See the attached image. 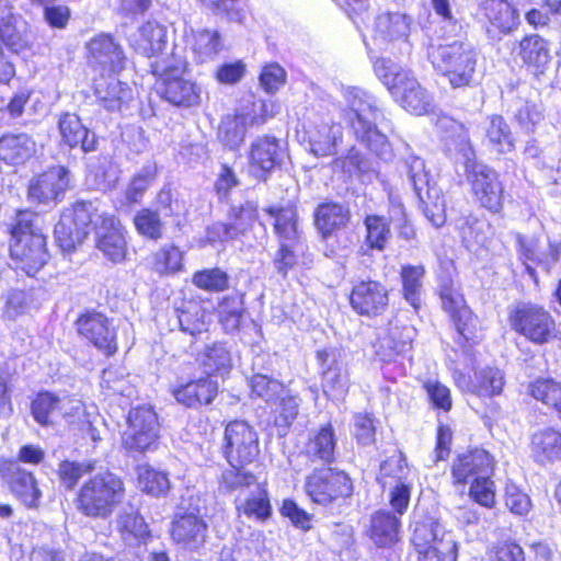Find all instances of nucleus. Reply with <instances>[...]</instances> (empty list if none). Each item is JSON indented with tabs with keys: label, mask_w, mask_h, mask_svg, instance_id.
Masks as SVG:
<instances>
[{
	"label": "nucleus",
	"mask_w": 561,
	"mask_h": 561,
	"mask_svg": "<svg viewBox=\"0 0 561 561\" xmlns=\"http://www.w3.org/2000/svg\"><path fill=\"white\" fill-rule=\"evenodd\" d=\"M424 275L425 270L422 265H405L401 268L403 297L415 310L421 306Z\"/></svg>",
	"instance_id": "obj_45"
},
{
	"label": "nucleus",
	"mask_w": 561,
	"mask_h": 561,
	"mask_svg": "<svg viewBox=\"0 0 561 561\" xmlns=\"http://www.w3.org/2000/svg\"><path fill=\"white\" fill-rule=\"evenodd\" d=\"M413 546L417 561H457L458 548L454 536L433 518L415 523Z\"/></svg>",
	"instance_id": "obj_6"
},
{
	"label": "nucleus",
	"mask_w": 561,
	"mask_h": 561,
	"mask_svg": "<svg viewBox=\"0 0 561 561\" xmlns=\"http://www.w3.org/2000/svg\"><path fill=\"white\" fill-rule=\"evenodd\" d=\"M365 227L369 248L383 250L391 236L388 221L381 216L370 215L365 219Z\"/></svg>",
	"instance_id": "obj_56"
},
{
	"label": "nucleus",
	"mask_w": 561,
	"mask_h": 561,
	"mask_svg": "<svg viewBox=\"0 0 561 561\" xmlns=\"http://www.w3.org/2000/svg\"><path fill=\"white\" fill-rule=\"evenodd\" d=\"M123 434V445L129 451L146 453L157 448L159 438L158 416L151 407L131 409Z\"/></svg>",
	"instance_id": "obj_10"
},
{
	"label": "nucleus",
	"mask_w": 561,
	"mask_h": 561,
	"mask_svg": "<svg viewBox=\"0 0 561 561\" xmlns=\"http://www.w3.org/2000/svg\"><path fill=\"white\" fill-rule=\"evenodd\" d=\"M193 283L204 290L222 291L229 286V276L218 267L206 268L193 275Z\"/></svg>",
	"instance_id": "obj_61"
},
{
	"label": "nucleus",
	"mask_w": 561,
	"mask_h": 561,
	"mask_svg": "<svg viewBox=\"0 0 561 561\" xmlns=\"http://www.w3.org/2000/svg\"><path fill=\"white\" fill-rule=\"evenodd\" d=\"M388 291L376 280H362L353 286L350 302L362 316L375 317L382 313L388 306Z\"/></svg>",
	"instance_id": "obj_19"
},
{
	"label": "nucleus",
	"mask_w": 561,
	"mask_h": 561,
	"mask_svg": "<svg viewBox=\"0 0 561 561\" xmlns=\"http://www.w3.org/2000/svg\"><path fill=\"white\" fill-rule=\"evenodd\" d=\"M87 49L91 62L107 69L113 75L125 68L126 57L124 51L110 35L100 34L93 37L87 44Z\"/></svg>",
	"instance_id": "obj_28"
},
{
	"label": "nucleus",
	"mask_w": 561,
	"mask_h": 561,
	"mask_svg": "<svg viewBox=\"0 0 561 561\" xmlns=\"http://www.w3.org/2000/svg\"><path fill=\"white\" fill-rule=\"evenodd\" d=\"M259 436L244 421L230 422L225 430L224 454L230 466H245L259 456Z\"/></svg>",
	"instance_id": "obj_11"
},
{
	"label": "nucleus",
	"mask_w": 561,
	"mask_h": 561,
	"mask_svg": "<svg viewBox=\"0 0 561 561\" xmlns=\"http://www.w3.org/2000/svg\"><path fill=\"white\" fill-rule=\"evenodd\" d=\"M459 228L462 242L468 249L482 247L486 242L490 225L485 220L468 216L461 219Z\"/></svg>",
	"instance_id": "obj_53"
},
{
	"label": "nucleus",
	"mask_w": 561,
	"mask_h": 561,
	"mask_svg": "<svg viewBox=\"0 0 561 561\" xmlns=\"http://www.w3.org/2000/svg\"><path fill=\"white\" fill-rule=\"evenodd\" d=\"M486 144L492 151L508 153L515 148V141L508 124L502 116L494 115L485 127Z\"/></svg>",
	"instance_id": "obj_42"
},
{
	"label": "nucleus",
	"mask_w": 561,
	"mask_h": 561,
	"mask_svg": "<svg viewBox=\"0 0 561 561\" xmlns=\"http://www.w3.org/2000/svg\"><path fill=\"white\" fill-rule=\"evenodd\" d=\"M58 130L61 145L70 149L80 147L84 152L96 150L98 139L93 131L87 128L75 113H62L58 119Z\"/></svg>",
	"instance_id": "obj_26"
},
{
	"label": "nucleus",
	"mask_w": 561,
	"mask_h": 561,
	"mask_svg": "<svg viewBox=\"0 0 561 561\" xmlns=\"http://www.w3.org/2000/svg\"><path fill=\"white\" fill-rule=\"evenodd\" d=\"M0 39L10 49L18 51L24 47L25 42L15 26V19L12 14V5L5 2L0 9Z\"/></svg>",
	"instance_id": "obj_55"
},
{
	"label": "nucleus",
	"mask_w": 561,
	"mask_h": 561,
	"mask_svg": "<svg viewBox=\"0 0 561 561\" xmlns=\"http://www.w3.org/2000/svg\"><path fill=\"white\" fill-rule=\"evenodd\" d=\"M208 526L197 507L179 506L171 523V538L182 549L196 551L206 542Z\"/></svg>",
	"instance_id": "obj_13"
},
{
	"label": "nucleus",
	"mask_w": 561,
	"mask_h": 561,
	"mask_svg": "<svg viewBox=\"0 0 561 561\" xmlns=\"http://www.w3.org/2000/svg\"><path fill=\"white\" fill-rule=\"evenodd\" d=\"M138 483L144 492L152 496L164 495L170 490L168 474L149 466L138 467Z\"/></svg>",
	"instance_id": "obj_52"
},
{
	"label": "nucleus",
	"mask_w": 561,
	"mask_h": 561,
	"mask_svg": "<svg viewBox=\"0 0 561 561\" xmlns=\"http://www.w3.org/2000/svg\"><path fill=\"white\" fill-rule=\"evenodd\" d=\"M411 20L402 13L381 14L376 20L375 41L381 49L393 55H409L412 45L409 42Z\"/></svg>",
	"instance_id": "obj_14"
},
{
	"label": "nucleus",
	"mask_w": 561,
	"mask_h": 561,
	"mask_svg": "<svg viewBox=\"0 0 561 561\" xmlns=\"http://www.w3.org/2000/svg\"><path fill=\"white\" fill-rule=\"evenodd\" d=\"M374 70L377 77L388 88L390 93H392V90L403 81L401 75L410 73V71L402 69L400 66L387 58H378L374 62Z\"/></svg>",
	"instance_id": "obj_62"
},
{
	"label": "nucleus",
	"mask_w": 561,
	"mask_h": 561,
	"mask_svg": "<svg viewBox=\"0 0 561 561\" xmlns=\"http://www.w3.org/2000/svg\"><path fill=\"white\" fill-rule=\"evenodd\" d=\"M151 72L161 80L162 96L176 106H194L201 101V88L181 77L183 65L180 60L162 58L150 65Z\"/></svg>",
	"instance_id": "obj_8"
},
{
	"label": "nucleus",
	"mask_w": 561,
	"mask_h": 561,
	"mask_svg": "<svg viewBox=\"0 0 561 561\" xmlns=\"http://www.w3.org/2000/svg\"><path fill=\"white\" fill-rule=\"evenodd\" d=\"M324 393L332 400H342L350 388V378L342 353L334 347L317 352Z\"/></svg>",
	"instance_id": "obj_15"
},
{
	"label": "nucleus",
	"mask_w": 561,
	"mask_h": 561,
	"mask_svg": "<svg viewBox=\"0 0 561 561\" xmlns=\"http://www.w3.org/2000/svg\"><path fill=\"white\" fill-rule=\"evenodd\" d=\"M278 110L279 106L271 100H255L250 108H244L239 114L243 121H247L249 127H256L264 124L268 118L274 117Z\"/></svg>",
	"instance_id": "obj_60"
},
{
	"label": "nucleus",
	"mask_w": 561,
	"mask_h": 561,
	"mask_svg": "<svg viewBox=\"0 0 561 561\" xmlns=\"http://www.w3.org/2000/svg\"><path fill=\"white\" fill-rule=\"evenodd\" d=\"M268 214L274 217V230L279 242L295 243L299 238L297 211L293 206L270 208Z\"/></svg>",
	"instance_id": "obj_47"
},
{
	"label": "nucleus",
	"mask_w": 561,
	"mask_h": 561,
	"mask_svg": "<svg viewBox=\"0 0 561 561\" xmlns=\"http://www.w3.org/2000/svg\"><path fill=\"white\" fill-rule=\"evenodd\" d=\"M403 81L392 90V96L408 112L415 115L426 114L432 108V96L411 75H401Z\"/></svg>",
	"instance_id": "obj_30"
},
{
	"label": "nucleus",
	"mask_w": 561,
	"mask_h": 561,
	"mask_svg": "<svg viewBox=\"0 0 561 561\" xmlns=\"http://www.w3.org/2000/svg\"><path fill=\"white\" fill-rule=\"evenodd\" d=\"M131 47L139 54L157 60L168 58L174 60V56L164 54L167 47V30L163 25L154 21L144 23L138 31L130 36Z\"/></svg>",
	"instance_id": "obj_24"
},
{
	"label": "nucleus",
	"mask_w": 561,
	"mask_h": 561,
	"mask_svg": "<svg viewBox=\"0 0 561 561\" xmlns=\"http://www.w3.org/2000/svg\"><path fill=\"white\" fill-rule=\"evenodd\" d=\"M39 217L32 211H19L11 230L10 253L28 275L36 273L47 261L46 238L38 227Z\"/></svg>",
	"instance_id": "obj_4"
},
{
	"label": "nucleus",
	"mask_w": 561,
	"mask_h": 561,
	"mask_svg": "<svg viewBox=\"0 0 561 561\" xmlns=\"http://www.w3.org/2000/svg\"><path fill=\"white\" fill-rule=\"evenodd\" d=\"M125 496L123 480L110 472H102L87 480L75 501L78 512L91 518H107Z\"/></svg>",
	"instance_id": "obj_3"
},
{
	"label": "nucleus",
	"mask_w": 561,
	"mask_h": 561,
	"mask_svg": "<svg viewBox=\"0 0 561 561\" xmlns=\"http://www.w3.org/2000/svg\"><path fill=\"white\" fill-rule=\"evenodd\" d=\"M300 399L296 394L285 389L275 400V408L273 409L274 424L279 430V434H286L288 427L294 423L298 415Z\"/></svg>",
	"instance_id": "obj_48"
},
{
	"label": "nucleus",
	"mask_w": 561,
	"mask_h": 561,
	"mask_svg": "<svg viewBox=\"0 0 561 561\" xmlns=\"http://www.w3.org/2000/svg\"><path fill=\"white\" fill-rule=\"evenodd\" d=\"M69 172L64 167H54L41 174L28 187V197L38 203L58 199L69 185Z\"/></svg>",
	"instance_id": "obj_27"
},
{
	"label": "nucleus",
	"mask_w": 561,
	"mask_h": 561,
	"mask_svg": "<svg viewBox=\"0 0 561 561\" xmlns=\"http://www.w3.org/2000/svg\"><path fill=\"white\" fill-rule=\"evenodd\" d=\"M518 257L526 267L527 273L535 277V268L531 264L542 265L546 271L560 255V245L549 243L548 249L542 248L540 240L535 236L516 234Z\"/></svg>",
	"instance_id": "obj_22"
},
{
	"label": "nucleus",
	"mask_w": 561,
	"mask_h": 561,
	"mask_svg": "<svg viewBox=\"0 0 561 561\" xmlns=\"http://www.w3.org/2000/svg\"><path fill=\"white\" fill-rule=\"evenodd\" d=\"M443 309L449 313L457 333L458 343L474 342L477 335V320L466 305L462 294L451 283L443 284L439 290Z\"/></svg>",
	"instance_id": "obj_16"
},
{
	"label": "nucleus",
	"mask_w": 561,
	"mask_h": 561,
	"mask_svg": "<svg viewBox=\"0 0 561 561\" xmlns=\"http://www.w3.org/2000/svg\"><path fill=\"white\" fill-rule=\"evenodd\" d=\"M94 470V462H75L65 460L59 465L58 474L67 489L72 490L80 478Z\"/></svg>",
	"instance_id": "obj_63"
},
{
	"label": "nucleus",
	"mask_w": 561,
	"mask_h": 561,
	"mask_svg": "<svg viewBox=\"0 0 561 561\" xmlns=\"http://www.w3.org/2000/svg\"><path fill=\"white\" fill-rule=\"evenodd\" d=\"M98 207L93 202H77L71 209L62 213L60 220L55 226V237L59 247L67 252L81 244L90 231V226L101 224Z\"/></svg>",
	"instance_id": "obj_9"
},
{
	"label": "nucleus",
	"mask_w": 561,
	"mask_h": 561,
	"mask_svg": "<svg viewBox=\"0 0 561 561\" xmlns=\"http://www.w3.org/2000/svg\"><path fill=\"white\" fill-rule=\"evenodd\" d=\"M457 386L477 394L480 398L499 396L504 387V374L496 367H484L474 373V379L469 381L461 373L454 375Z\"/></svg>",
	"instance_id": "obj_29"
},
{
	"label": "nucleus",
	"mask_w": 561,
	"mask_h": 561,
	"mask_svg": "<svg viewBox=\"0 0 561 561\" xmlns=\"http://www.w3.org/2000/svg\"><path fill=\"white\" fill-rule=\"evenodd\" d=\"M493 469V457L486 450L476 448L457 457L451 467V476L455 483H472L491 477Z\"/></svg>",
	"instance_id": "obj_18"
},
{
	"label": "nucleus",
	"mask_w": 561,
	"mask_h": 561,
	"mask_svg": "<svg viewBox=\"0 0 561 561\" xmlns=\"http://www.w3.org/2000/svg\"><path fill=\"white\" fill-rule=\"evenodd\" d=\"M404 164L408 178L413 185L415 194H420V192L426 190V187L432 186L423 159L411 154L405 159Z\"/></svg>",
	"instance_id": "obj_64"
},
{
	"label": "nucleus",
	"mask_w": 561,
	"mask_h": 561,
	"mask_svg": "<svg viewBox=\"0 0 561 561\" xmlns=\"http://www.w3.org/2000/svg\"><path fill=\"white\" fill-rule=\"evenodd\" d=\"M480 13L488 22L491 37L508 34L519 24V13L508 0H481Z\"/></svg>",
	"instance_id": "obj_20"
},
{
	"label": "nucleus",
	"mask_w": 561,
	"mask_h": 561,
	"mask_svg": "<svg viewBox=\"0 0 561 561\" xmlns=\"http://www.w3.org/2000/svg\"><path fill=\"white\" fill-rule=\"evenodd\" d=\"M528 391L533 398L557 410L561 404V382L539 378L530 382Z\"/></svg>",
	"instance_id": "obj_54"
},
{
	"label": "nucleus",
	"mask_w": 561,
	"mask_h": 561,
	"mask_svg": "<svg viewBox=\"0 0 561 561\" xmlns=\"http://www.w3.org/2000/svg\"><path fill=\"white\" fill-rule=\"evenodd\" d=\"M197 362L210 378L214 375L227 373L231 367L230 352L222 343L206 345L204 351L198 354Z\"/></svg>",
	"instance_id": "obj_41"
},
{
	"label": "nucleus",
	"mask_w": 561,
	"mask_h": 561,
	"mask_svg": "<svg viewBox=\"0 0 561 561\" xmlns=\"http://www.w3.org/2000/svg\"><path fill=\"white\" fill-rule=\"evenodd\" d=\"M438 124L446 131L447 145L463 163L465 176L476 202L491 213H500L504 206L505 190L499 172L477 160L468 128L462 123L443 117Z\"/></svg>",
	"instance_id": "obj_1"
},
{
	"label": "nucleus",
	"mask_w": 561,
	"mask_h": 561,
	"mask_svg": "<svg viewBox=\"0 0 561 561\" xmlns=\"http://www.w3.org/2000/svg\"><path fill=\"white\" fill-rule=\"evenodd\" d=\"M237 510L249 518L260 522L266 520L271 516L272 510L267 492L256 484V491L237 503Z\"/></svg>",
	"instance_id": "obj_50"
},
{
	"label": "nucleus",
	"mask_w": 561,
	"mask_h": 561,
	"mask_svg": "<svg viewBox=\"0 0 561 561\" xmlns=\"http://www.w3.org/2000/svg\"><path fill=\"white\" fill-rule=\"evenodd\" d=\"M224 48L221 35L216 30H199L194 33L193 51L198 61L214 59Z\"/></svg>",
	"instance_id": "obj_49"
},
{
	"label": "nucleus",
	"mask_w": 561,
	"mask_h": 561,
	"mask_svg": "<svg viewBox=\"0 0 561 561\" xmlns=\"http://www.w3.org/2000/svg\"><path fill=\"white\" fill-rule=\"evenodd\" d=\"M305 491L314 503L328 505L339 497H348L353 493V484L343 471L327 468L307 477Z\"/></svg>",
	"instance_id": "obj_12"
},
{
	"label": "nucleus",
	"mask_w": 561,
	"mask_h": 561,
	"mask_svg": "<svg viewBox=\"0 0 561 561\" xmlns=\"http://www.w3.org/2000/svg\"><path fill=\"white\" fill-rule=\"evenodd\" d=\"M401 522L397 515L387 512H376L371 517L370 537L378 547H388L399 540Z\"/></svg>",
	"instance_id": "obj_40"
},
{
	"label": "nucleus",
	"mask_w": 561,
	"mask_h": 561,
	"mask_svg": "<svg viewBox=\"0 0 561 561\" xmlns=\"http://www.w3.org/2000/svg\"><path fill=\"white\" fill-rule=\"evenodd\" d=\"M343 96L348 110L346 118L356 138L378 158L389 161L393 156L391 145L386 135L377 128V124L385 119L378 100L355 87L345 89Z\"/></svg>",
	"instance_id": "obj_2"
},
{
	"label": "nucleus",
	"mask_w": 561,
	"mask_h": 561,
	"mask_svg": "<svg viewBox=\"0 0 561 561\" xmlns=\"http://www.w3.org/2000/svg\"><path fill=\"white\" fill-rule=\"evenodd\" d=\"M80 335L111 355L116 351V334L108 319L100 312H87L77 320Z\"/></svg>",
	"instance_id": "obj_21"
},
{
	"label": "nucleus",
	"mask_w": 561,
	"mask_h": 561,
	"mask_svg": "<svg viewBox=\"0 0 561 561\" xmlns=\"http://www.w3.org/2000/svg\"><path fill=\"white\" fill-rule=\"evenodd\" d=\"M243 312V296L232 294L222 299L219 305V316L227 331H234L240 325Z\"/></svg>",
	"instance_id": "obj_57"
},
{
	"label": "nucleus",
	"mask_w": 561,
	"mask_h": 561,
	"mask_svg": "<svg viewBox=\"0 0 561 561\" xmlns=\"http://www.w3.org/2000/svg\"><path fill=\"white\" fill-rule=\"evenodd\" d=\"M285 157V149L278 139L272 136L257 137L250 148V163L253 169H257L263 176L280 164Z\"/></svg>",
	"instance_id": "obj_32"
},
{
	"label": "nucleus",
	"mask_w": 561,
	"mask_h": 561,
	"mask_svg": "<svg viewBox=\"0 0 561 561\" xmlns=\"http://www.w3.org/2000/svg\"><path fill=\"white\" fill-rule=\"evenodd\" d=\"M306 134L310 152L317 157H329L337 153L343 129L339 123H334L330 118H321L319 122H313Z\"/></svg>",
	"instance_id": "obj_23"
},
{
	"label": "nucleus",
	"mask_w": 561,
	"mask_h": 561,
	"mask_svg": "<svg viewBox=\"0 0 561 561\" xmlns=\"http://www.w3.org/2000/svg\"><path fill=\"white\" fill-rule=\"evenodd\" d=\"M249 386L252 394L266 402L275 401L276 398L285 392V387L282 382L261 373H256L250 378Z\"/></svg>",
	"instance_id": "obj_58"
},
{
	"label": "nucleus",
	"mask_w": 561,
	"mask_h": 561,
	"mask_svg": "<svg viewBox=\"0 0 561 561\" xmlns=\"http://www.w3.org/2000/svg\"><path fill=\"white\" fill-rule=\"evenodd\" d=\"M519 56L525 64L538 71L550 62L547 42L537 34L527 36L519 43Z\"/></svg>",
	"instance_id": "obj_46"
},
{
	"label": "nucleus",
	"mask_w": 561,
	"mask_h": 561,
	"mask_svg": "<svg viewBox=\"0 0 561 561\" xmlns=\"http://www.w3.org/2000/svg\"><path fill=\"white\" fill-rule=\"evenodd\" d=\"M350 209L343 204L324 203L318 206L314 217L317 229L323 238L345 228L350 220Z\"/></svg>",
	"instance_id": "obj_37"
},
{
	"label": "nucleus",
	"mask_w": 561,
	"mask_h": 561,
	"mask_svg": "<svg viewBox=\"0 0 561 561\" xmlns=\"http://www.w3.org/2000/svg\"><path fill=\"white\" fill-rule=\"evenodd\" d=\"M117 529L127 545L146 542L150 530L144 517L134 507L123 510L117 516Z\"/></svg>",
	"instance_id": "obj_38"
},
{
	"label": "nucleus",
	"mask_w": 561,
	"mask_h": 561,
	"mask_svg": "<svg viewBox=\"0 0 561 561\" xmlns=\"http://www.w3.org/2000/svg\"><path fill=\"white\" fill-rule=\"evenodd\" d=\"M248 128L247 121L239 113L228 115L221 121L218 138L226 147L237 149L243 142Z\"/></svg>",
	"instance_id": "obj_51"
},
{
	"label": "nucleus",
	"mask_w": 561,
	"mask_h": 561,
	"mask_svg": "<svg viewBox=\"0 0 561 561\" xmlns=\"http://www.w3.org/2000/svg\"><path fill=\"white\" fill-rule=\"evenodd\" d=\"M427 58L434 69L446 77L453 88L468 85L476 71L478 53L467 42L430 45Z\"/></svg>",
	"instance_id": "obj_5"
},
{
	"label": "nucleus",
	"mask_w": 561,
	"mask_h": 561,
	"mask_svg": "<svg viewBox=\"0 0 561 561\" xmlns=\"http://www.w3.org/2000/svg\"><path fill=\"white\" fill-rule=\"evenodd\" d=\"M94 93L108 111L119 110L122 104L131 99V89L115 76H101L94 80Z\"/></svg>",
	"instance_id": "obj_36"
},
{
	"label": "nucleus",
	"mask_w": 561,
	"mask_h": 561,
	"mask_svg": "<svg viewBox=\"0 0 561 561\" xmlns=\"http://www.w3.org/2000/svg\"><path fill=\"white\" fill-rule=\"evenodd\" d=\"M59 396L53 392H39L32 401L31 412L42 426H51L59 422Z\"/></svg>",
	"instance_id": "obj_44"
},
{
	"label": "nucleus",
	"mask_w": 561,
	"mask_h": 561,
	"mask_svg": "<svg viewBox=\"0 0 561 561\" xmlns=\"http://www.w3.org/2000/svg\"><path fill=\"white\" fill-rule=\"evenodd\" d=\"M137 231L149 239L158 240L163 233V224L158 211L149 208L140 209L134 217Z\"/></svg>",
	"instance_id": "obj_59"
},
{
	"label": "nucleus",
	"mask_w": 561,
	"mask_h": 561,
	"mask_svg": "<svg viewBox=\"0 0 561 561\" xmlns=\"http://www.w3.org/2000/svg\"><path fill=\"white\" fill-rule=\"evenodd\" d=\"M511 328L529 342L542 345L552 341L557 335L556 320L542 306L519 301L508 313Z\"/></svg>",
	"instance_id": "obj_7"
},
{
	"label": "nucleus",
	"mask_w": 561,
	"mask_h": 561,
	"mask_svg": "<svg viewBox=\"0 0 561 561\" xmlns=\"http://www.w3.org/2000/svg\"><path fill=\"white\" fill-rule=\"evenodd\" d=\"M336 436L328 423L309 436L302 454L313 463L330 465L335 459Z\"/></svg>",
	"instance_id": "obj_33"
},
{
	"label": "nucleus",
	"mask_w": 561,
	"mask_h": 561,
	"mask_svg": "<svg viewBox=\"0 0 561 561\" xmlns=\"http://www.w3.org/2000/svg\"><path fill=\"white\" fill-rule=\"evenodd\" d=\"M530 453L539 465L554 463L561 460V433L553 427L536 431L530 438Z\"/></svg>",
	"instance_id": "obj_34"
},
{
	"label": "nucleus",
	"mask_w": 561,
	"mask_h": 561,
	"mask_svg": "<svg viewBox=\"0 0 561 561\" xmlns=\"http://www.w3.org/2000/svg\"><path fill=\"white\" fill-rule=\"evenodd\" d=\"M96 224V245L113 263L122 262L126 256V239L119 221L114 216H100Z\"/></svg>",
	"instance_id": "obj_25"
},
{
	"label": "nucleus",
	"mask_w": 561,
	"mask_h": 561,
	"mask_svg": "<svg viewBox=\"0 0 561 561\" xmlns=\"http://www.w3.org/2000/svg\"><path fill=\"white\" fill-rule=\"evenodd\" d=\"M416 196L427 220L436 228L442 227L446 222V202L440 190L433 185Z\"/></svg>",
	"instance_id": "obj_43"
},
{
	"label": "nucleus",
	"mask_w": 561,
	"mask_h": 561,
	"mask_svg": "<svg viewBox=\"0 0 561 561\" xmlns=\"http://www.w3.org/2000/svg\"><path fill=\"white\" fill-rule=\"evenodd\" d=\"M35 152V141L26 134H10L0 138V159L9 164L23 163Z\"/></svg>",
	"instance_id": "obj_39"
},
{
	"label": "nucleus",
	"mask_w": 561,
	"mask_h": 561,
	"mask_svg": "<svg viewBox=\"0 0 561 561\" xmlns=\"http://www.w3.org/2000/svg\"><path fill=\"white\" fill-rule=\"evenodd\" d=\"M0 476L11 492L28 508H36L42 499L35 476L15 460H0Z\"/></svg>",
	"instance_id": "obj_17"
},
{
	"label": "nucleus",
	"mask_w": 561,
	"mask_h": 561,
	"mask_svg": "<svg viewBox=\"0 0 561 561\" xmlns=\"http://www.w3.org/2000/svg\"><path fill=\"white\" fill-rule=\"evenodd\" d=\"M414 336L413 327L391 324L388 336L380 340L376 353L380 360L390 363L398 355H405L411 351Z\"/></svg>",
	"instance_id": "obj_35"
},
{
	"label": "nucleus",
	"mask_w": 561,
	"mask_h": 561,
	"mask_svg": "<svg viewBox=\"0 0 561 561\" xmlns=\"http://www.w3.org/2000/svg\"><path fill=\"white\" fill-rule=\"evenodd\" d=\"M172 393L179 403L197 409L214 401L218 393V382L207 376L201 377L174 388Z\"/></svg>",
	"instance_id": "obj_31"
}]
</instances>
